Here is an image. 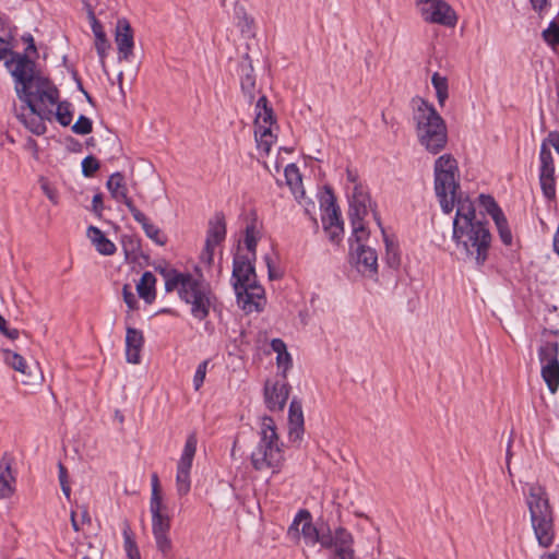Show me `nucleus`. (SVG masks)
Wrapping results in <instances>:
<instances>
[{
  "label": "nucleus",
  "mask_w": 559,
  "mask_h": 559,
  "mask_svg": "<svg viewBox=\"0 0 559 559\" xmlns=\"http://www.w3.org/2000/svg\"><path fill=\"white\" fill-rule=\"evenodd\" d=\"M21 60L20 66L13 73V79L16 83V95L21 102L25 103L29 114L22 112L17 114L16 117L32 133L43 135L47 131L45 120H51L52 110L40 108L36 103L55 105L60 98V93L49 78L41 74L37 76L26 75L22 69L29 62L24 57Z\"/></svg>",
  "instance_id": "f257e3e1"
},
{
  "label": "nucleus",
  "mask_w": 559,
  "mask_h": 559,
  "mask_svg": "<svg viewBox=\"0 0 559 559\" xmlns=\"http://www.w3.org/2000/svg\"><path fill=\"white\" fill-rule=\"evenodd\" d=\"M459 166L451 154H443L435 162V192L440 206L445 214L457 205L453 222L459 221L460 226L483 223L476 217V210L468 198H463L457 180Z\"/></svg>",
  "instance_id": "f03ea898"
},
{
  "label": "nucleus",
  "mask_w": 559,
  "mask_h": 559,
  "mask_svg": "<svg viewBox=\"0 0 559 559\" xmlns=\"http://www.w3.org/2000/svg\"><path fill=\"white\" fill-rule=\"evenodd\" d=\"M301 535L306 545L320 544L322 548L330 550L328 559H356L353 535L342 526L332 532L323 520L313 523L311 519L301 525Z\"/></svg>",
  "instance_id": "7ed1b4c3"
},
{
  "label": "nucleus",
  "mask_w": 559,
  "mask_h": 559,
  "mask_svg": "<svg viewBox=\"0 0 559 559\" xmlns=\"http://www.w3.org/2000/svg\"><path fill=\"white\" fill-rule=\"evenodd\" d=\"M413 102L417 103L413 119L418 141L429 153L438 154L448 142L447 124L432 104L423 98Z\"/></svg>",
  "instance_id": "20e7f679"
},
{
  "label": "nucleus",
  "mask_w": 559,
  "mask_h": 559,
  "mask_svg": "<svg viewBox=\"0 0 559 559\" xmlns=\"http://www.w3.org/2000/svg\"><path fill=\"white\" fill-rule=\"evenodd\" d=\"M452 239L456 249L465 259L475 260L478 266L484 265L488 259L491 245V234L487 222L460 226L459 221L453 222Z\"/></svg>",
  "instance_id": "39448f33"
},
{
  "label": "nucleus",
  "mask_w": 559,
  "mask_h": 559,
  "mask_svg": "<svg viewBox=\"0 0 559 559\" xmlns=\"http://www.w3.org/2000/svg\"><path fill=\"white\" fill-rule=\"evenodd\" d=\"M259 435L260 441L250 455L252 467L255 471L272 468L273 473H276L282 466L284 454L282 450L283 443H280L276 426L272 417H262Z\"/></svg>",
  "instance_id": "423d86ee"
},
{
  "label": "nucleus",
  "mask_w": 559,
  "mask_h": 559,
  "mask_svg": "<svg viewBox=\"0 0 559 559\" xmlns=\"http://www.w3.org/2000/svg\"><path fill=\"white\" fill-rule=\"evenodd\" d=\"M527 506L538 545L548 548L554 543V513L547 493L540 487H532L527 497Z\"/></svg>",
  "instance_id": "0eeeda50"
},
{
  "label": "nucleus",
  "mask_w": 559,
  "mask_h": 559,
  "mask_svg": "<svg viewBox=\"0 0 559 559\" xmlns=\"http://www.w3.org/2000/svg\"><path fill=\"white\" fill-rule=\"evenodd\" d=\"M559 336V330L544 329L537 355L542 365L540 374L551 393L559 388V343L549 336Z\"/></svg>",
  "instance_id": "6e6552de"
},
{
  "label": "nucleus",
  "mask_w": 559,
  "mask_h": 559,
  "mask_svg": "<svg viewBox=\"0 0 559 559\" xmlns=\"http://www.w3.org/2000/svg\"><path fill=\"white\" fill-rule=\"evenodd\" d=\"M179 297L186 304L191 305V314L199 321L209 317L210 309L216 300L210 284L202 278V274L200 278L193 277L187 288L179 292Z\"/></svg>",
  "instance_id": "1a4fd4ad"
},
{
  "label": "nucleus",
  "mask_w": 559,
  "mask_h": 559,
  "mask_svg": "<svg viewBox=\"0 0 559 559\" xmlns=\"http://www.w3.org/2000/svg\"><path fill=\"white\" fill-rule=\"evenodd\" d=\"M320 205L324 209L322 215L323 228L330 241L338 245L343 238L344 223L333 189L330 186H324V194L320 199Z\"/></svg>",
  "instance_id": "9d476101"
},
{
  "label": "nucleus",
  "mask_w": 559,
  "mask_h": 559,
  "mask_svg": "<svg viewBox=\"0 0 559 559\" xmlns=\"http://www.w3.org/2000/svg\"><path fill=\"white\" fill-rule=\"evenodd\" d=\"M166 506L163 502L150 503V511L152 513V532L155 538L156 548L160 551L164 559H168L173 543L168 534L170 531V518L164 513Z\"/></svg>",
  "instance_id": "9b49d317"
},
{
  "label": "nucleus",
  "mask_w": 559,
  "mask_h": 559,
  "mask_svg": "<svg viewBox=\"0 0 559 559\" xmlns=\"http://www.w3.org/2000/svg\"><path fill=\"white\" fill-rule=\"evenodd\" d=\"M255 261L248 254L236 253L233 259L231 285L236 298L241 296L249 297L243 288V283L251 281V277H258L255 273Z\"/></svg>",
  "instance_id": "f8f14e48"
},
{
  "label": "nucleus",
  "mask_w": 559,
  "mask_h": 559,
  "mask_svg": "<svg viewBox=\"0 0 559 559\" xmlns=\"http://www.w3.org/2000/svg\"><path fill=\"white\" fill-rule=\"evenodd\" d=\"M421 15L426 22L450 27L457 21L454 10L443 0H425Z\"/></svg>",
  "instance_id": "ddd939ff"
},
{
  "label": "nucleus",
  "mask_w": 559,
  "mask_h": 559,
  "mask_svg": "<svg viewBox=\"0 0 559 559\" xmlns=\"http://www.w3.org/2000/svg\"><path fill=\"white\" fill-rule=\"evenodd\" d=\"M539 160V183L543 194L546 199L554 200L556 198L554 158L550 150L546 148L545 144L540 145Z\"/></svg>",
  "instance_id": "4468645a"
},
{
  "label": "nucleus",
  "mask_w": 559,
  "mask_h": 559,
  "mask_svg": "<svg viewBox=\"0 0 559 559\" xmlns=\"http://www.w3.org/2000/svg\"><path fill=\"white\" fill-rule=\"evenodd\" d=\"M350 257L355 267L370 278L378 274V255L374 249L365 245H350Z\"/></svg>",
  "instance_id": "2eb2a0df"
},
{
  "label": "nucleus",
  "mask_w": 559,
  "mask_h": 559,
  "mask_svg": "<svg viewBox=\"0 0 559 559\" xmlns=\"http://www.w3.org/2000/svg\"><path fill=\"white\" fill-rule=\"evenodd\" d=\"M290 385L286 380L276 381L272 386H264L265 405L271 412L283 411L288 400Z\"/></svg>",
  "instance_id": "dca6fc26"
},
{
  "label": "nucleus",
  "mask_w": 559,
  "mask_h": 559,
  "mask_svg": "<svg viewBox=\"0 0 559 559\" xmlns=\"http://www.w3.org/2000/svg\"><path fill=\"white\" fill-rule=\"evenodd\" d=\"M0 43H4V38L0 37ZM8 56H10V59L5 60L4 66L10 71L11 75L13 76V73L15 69L20 66V62L22 61L21 58H25L29 63H26L25 67L22 69L23 72L32 76H37L40 73L36 70V61L27 55V53H21L16 51H11V47H7L5 45L0 46V60H4Z\"/></svg>",
  "instance_id": "f3484780"
},
{
  "label": "nucleus",
  "mask_w": 559,
  "mask_h": 559,
  "mask_svg": "<svg viewBox=\"0 0 559 559\" xmlns=\"http://www.w3.org/2000/svg\"><path fill=\"white\" fill-rule=\"evenodd\" d=\"M238 74L240 79L241 92L247 98L248 103L252 104L255 99L257 86L252 59L248 53L242 57V60L239 63Z\"/></svg>",
  "instance_id": "a211bd4d"
},
{
  "label": "nucleus",
  "mask_w": 559,
  "mask_h": 559,
  "mask_svg": "<svg viewBox=\"0 0 559 559\" xmlns=\"http://www.w3.org/2000/svg\"><path fill=\"white\" fill-rule=\"evenodd\" d=\"M115 40L119 59L129 60L130 56L133 53L134 40L133 29L127 19H119L117 21Z\"/></svg>",
  "instance_id": "6ab92c4d"
},
{
  "label": "nucleus",
  "mask_w": 559,
  "mask_h": 559,
  "mask_svg": "<svg viewBox=\"0 0 559 559\" xmlns=\"http://www.w3.org/2000/svg\"><path fill=\"white\" fill-rule=\"evenodd\" d=\"M87 5V16L91 22V27L95 36V48L99 57L100 63L105 66V58L111 45L104 31L103 24L96 19L95 13L90 4Z\"/></svg>",
  "instance_id": "aec40b11"
},
{
  "label": "nucleus",
  "mask_w": 559,
  "mask_h": 559,
  "mask_svg": "<svg viewBox=\"0 0 559 559\" xmlns=\"http://www.w3.org/2000/svg\"><path fill=\"white\" fill-rule=\"evenodd\" d=\"M304 413L301 401L294 397L288 409V435L292 442L301 440L305 428Z\"/></svg>",
  "instance_id": "412c9836"
},
{
  "label": "nucleus",
  "mask_w": 559,
  "mask_h": 559,
  "mask_svg": "<svg viewBox=\"0 0 559 559\" xmlns=\"http://www.w3.org/2000/svg\"><path fill=\"white\" fill-rule=\"evenodd\" d=\"M243 288H246V293L249 296L248 298L245 296H241L240 299H237V304L239 307H241L242 310L246 312H252L261 311L262 308L255 299H261L264 297V289L263 287L258 283L257 277H251V281L243 283Z\"/></svg>",
  "instance_id": "4be33fe9"
},
{
  "label": "nucleus",
  "mask_w": 559,
  "mask_h": 559,
  "mask_svg": "<svg viewBox=\"0 0 559 559\" xmlns=\"http://www.w3.org/2000/svg\"><path fill=\"white\" fill-rule=\"evenodd\" d=\"M372 210L371 199L360 183H356L349 198L348 217H365Z\"/></svg>",
  "instance_id": "5701e85b"
},
{
  "label": "nucleus",
  "mask_w": 559,
  "mask_h": 559,
  "mask_svg": "<svg viewBox=\"0 0 559 559\" xmlns=\"http://www.w3.org/2000/svg\"><path fill=\"white\" fill-rule=\"evenodd\" d=\"M144 345V336L141 330L130 325L126 329V358L130 364H140L141 349Z\"/></svg>",
  "instance_id": "b1692460"
},
{
  "label": "nucleus",
  "mask_w": 559,
  "mask_h": 559,
  "mask_svg": "<svg viewBox=\"0 0 559 559\" xmlns=\"http://www.w3.org/2000/svg\"><path fill=\"white\" fill-rule=\"evenodd\" d=\"M226 237L225 215L218 212L209 222L205 242L218 246Z\"/></svg>",
  "instance_id": "393cba45"
},
{
  "label": "nucleus",
  "mask_w": 559,
  "mask_h": 559,
  "mask_svg": "<svg viewBox=\"0 0 559 559\" xmlns=\"http://www.w3.org/2000/svg\"><path fill=\"white\" fill-rule=\"evenodd\" d=\"M86 234L98 253L112 255L116 252L115 243L109 240L98 227L90 226Z\"/></svg>",
  "instance_id": "a878e982"
},
{
  "label": "nucleus",
  "mask_w": 559,
  "mask_h": 559,
  "mask_svg": "<svg viewBox=\"0 0 559 559\" xmlns=\"http://www.w3.org/2000/svg\"><path fill=\"white\" fill-rule=\"evenodd\" d=\"M198 439L197 435L190 433L186 440V444L182 454L179 459L177 471L189 472L192 467V462L197 452Z\"/></svg>",
  "instance_id": "bb28decb"
},
{
  "label": "nucleus",
  "mask_w": 559,
  "mask_h": 559,
  "mask_svg": "<svg viewBox=\"0 0 559 559\" xmlns=\"http://www.w3.org/2000/svg\"><path fill=\"white\" fill-rule=\"evenodd\" d=\"M156 277L150 271L142 274L140 282L136 285V292L141 298L147 304H152L156 297Z\"/></svg>",
  "instance_id": "cd10ccee"
},
{
  "label": "nucleus",
  "mask_w": 559,
  "mask_h": 559,
  "mask_svg": "<svg viewBox=\"0 0 559 559\" xmlns=\"http://www.w3.org/2000/svg\"><path fill=\"white\" fill-rule=\"evenodd\" d=\"M193 275L190 273H181L177 270L171 271V275L165 278V289L166 292H173L175 289L182 292L186 289L190 282L193 280Z\"/></svg>",
  "instance_id": "c85d7f7f"
},
{
  "label": "nucleus",
  "mask_w": 559,
  "mask_h": 559,
  "mask_svg": "<svg viewBox=\"0 0 559 559\" xmlns=\"http://www.w3.org/2000/svg\"><path fill=\"white\" fill-rule=\"evenodd\" d=\"M15 478L11 474L10 462L3 459L0 462V498H8L13 493L12 483Z\"/></svg>",
  "instance_id": "c756f323"
},
{
  "label": "nucleus",
  "mask_w": 559,
  "mask_h": 559,
  "mask_svg": "<svg viewBox=\"0 0 559 559\" xmlns=\"http://www.w3.org/2000/svg\"><path fill=\"white\" fill-rule=\"evenodd\" d=\"M106 187L116 201H120V197H126L128 188L124 181V176L117 171L114 173L106 182Z\"/></svg>",
  "instance_id": "7c9ffc66"
},
{
  "label": "nucleus",
  "mask_w": 559,
  "mask_h": 559,
  "mask_svg": "<svg viewBox=\"0 0 559 559\" xmlns=\"http://www.w3.org/2000/svg\"><path fill=\"white\" fill-rule=\"evenodd\" d=\"M365 217H349L350 225L353 228L352 236L349 238V243L356 242V246L364 245L362 241L369 238V229L366 227L364 223Z\"/></svg>",
  "instance_id": "2f4dec72"
},
{
  "label": "nucleus",
  "mask_w": 559,
  "mask_h": 559,
  "mask_svg": "<svg viewBox=\"0 0 559 559\" xmlns=\"http://www.w3.org/2000/svg\"><path fill=\"white\" fill-rule=\"evenodd\" d=\"M383 241L385 245V262L389 267L397 270L401 265L399 246L386 234H384Z\"/></svg>",
  "instance_id": "473e14b6"
},
{
  "label": "nucleus",
  "mask_w": 559,
  "mask_h": 559,
  "mask_svg": "<svg viewBox=\"0 0 559 559\" xmlns=\"http://www.w3.org/2000/svg\"><path fill=\"white\" fill-rule=\"evenodd\" d=\"M4 354H5L7 364L9 366H11L14 370L20 371L23 374H26L28 378H33L34 381H36L38 379L37 374L32 376L31 372L26 371V369H27L26 361H25L24 357H22L20 354L13 353L9 349L4 350Z\"/></svg>",
  "instance_id": "72a5a7b5"
},
{
  "label": "nucleus",
  "mask_w": 559,
  "mask_h": 559,
  "mask_svg": "<svg viewBox=\"0 0 559 559\" xmlns=\"http://www.w3.org/2000/svg\"><path fill=\"white\" fill-rule=\"evenodd\" d=\"M432 86L436 90V96L440 106L444 105L449 96V85L445 76L440 75L438 72H435L431 76Z\"/></svg>",
  "instance_id": "f704fd0d"
},
{
  "label": "nucleus",
  "mask_w": 559,
  "mask_h": 559,
  "mask_svg": "<svg viewBox=\"0 0 559 559\" xmlns=\"http://www.w3.org/2000/svg\"><path fill=\"white\" fill-rule=\"evenodd\" d=\"M55 105H57V110L56 112L53 114L55 115V118L56 120L62 126V127H68L71 124L72 122V119H73V112H72V104L68 100H62V102H59L56 103Z\"/></svg>",
  "instance_id": "c9c22d12"
},
{
  "label": "nucleus",
  "mask_w": 559,
  "mask_h": 559,
  "mask_svg": "<svg viewBox=\"0 0 559 559\" xmlns=\"http://www.w3.org/2000/svg\"><path fill=\"white\" fill-rule=\"evenodd\" d=\"M307 520H311V513L307 509H301L297 512L293 523L287 530V535L292 539H299L301 534L300 524L302 525Z\"/></svg>",
  "instance_id": "e433bc0d"
},
{
  "label": "nucleus",
  "mask_w": 559,
  "mask_h": 559,
  "mask_svg": "<svg viewBox=\"0 0 559 559\" xmlns=\"http://www.w3.org/2000/svg\"><path fill=\"white\" fill-rule=\"evenodd\" d=\"M139 224H141L145 235L156 245L164 246L166 243L167 237L157 226L152 224L146 216L145 221L139 222Z\"/></svg>",
  "instance_id": "4c0bfd02"
},
{
  "label": "nucleus",
  "mask_w": 559,
  "mask_h": 559,
  "mask_svg": "<svg viewBox=\"0 0 559 559\" xmlns=\"http://www.w3.org/2000/svg\"><path fill=\"white\" fill-rule=\"evenodd\" d=\"M542 37L548 46L556 50L559 46V23L552 20L548 27L542 32Z\"/></svg>",
  "instance_id": "58836bf2"
},
{
  "label": "nucleus",
  "mask_w": 559,
  "mask_h": 559,
  "mask_svg": "<svg viewBox=\"0 0 559 559\" xmlns=\"http://www.w3.org/2000/svg\"><path fill=\"white\" fill-rule=\"evenodd\" d=\"M478 199L479 204L492 217V219L503 214L502 210L490 194H480Z\"/></svg>",
  "instance_id": "ea45409f"
},
{
  "label": "nucleus",
  "mask_w": 559,
  "mask_h": 559,
  "mask_svg": "<svg viewBox=\"0 0 559 559\" xmlns=\"http://www.w3.org/2000/svg\"><path fill=\"white\" fill-rule=\"evenodd\" d=\"M495 224H496V227L498 229V233H499V237L501 239V241L506 245V246H510L512 243V233L509 228V224H508V221H507V217L504 214L496 217L493 219Z\"/></svg>",
  "instance_id": "a19ab883"
},
{
  "label": "nucleus",
  "mask_w": 559,
  "mask_h": 559,
  "mask_svg": "<svg viewBox=\"0 0 559 559\" xmlns=\"http://www.w3.org/2000/svg\"><path fill=\"white\" fill-rule=\"evenodd\" d=\"M257 245L258 238L255 237V226L254 224H249L245 230V246L250 252V258H252L253 261H257Z\"/></svg>",
  "instance_id": "79ce46f5"
},
{
  "label": "nucleus",
  "mask_w": 559,
  "mask_h": 559,
  "mask_svg": "<svg viewBox=\"0 0 559 559\" xmlns=\"http://www.w3.org/2000/svg\"><path fill=\"white\" fill-rule=\"evenodd\" d=\"M71 130L75 134L87 135L93 131V121L88 117L80 115Z\"/></svg>",
  "instance_id": "37998d69"
},
{
  "label": "nucleus",
  "mask_w": 559,
  "mask_h": 559,
  "mask_svg": "<svg viewBox=\"0 0 559 559\" xmlns=\"http://www.w3.org/2000/svg\"><path fill=\"white\" fill-rule=\"evenodd\" d=\"M81 166L83 176L86 178H91L100 168V163L93 155H88L82 160Z\"/></svg>",
  "instance_id": "c03bdc74"
},
{
  "label": "nucleus",
  "mask_w": 559,
  "mask_h": 559,
  "mask_svg": "<svg viewBox=\"0 0 559 559\" xmlns=\"http://www.w3.org/2000/svg\"><path fill=\"white\" fill-rule=\"evenodd\" d=\"M176 485L179 496H186L191 488L190 473L177 471Z\"/></svg>",
  "instance_id": "a18cd8bd"
},
{
  "label": "nucleus",
  "mask_w": 559,
  "mask_h": 559,
  "mask_svg": "<svg viewBox=\"0 0 559 559\" xmlns=\"http://www.w3.org/2000/svg\"><path fill=\"white\" fill-rule=\"evenodd\" d=\"M276 364L277 368L282 369V371L280 372L282 380H287V371L293 366V359L288 350L281 353L276 356Z\"/></svg>",
  "instance_id": "49530a36"
},
{
  "label": "nucleus",
  "mask_w": 559,
  "mask_h": 559,
  "mask_svg": "<svg viewBox=\"0 0 559 559\" xmlns=\"http://www.w3.org/2000/svg\"><path fill=\"white\" fill-rule=\"evenodd\" d=\"M124 550L128 558L141 557L138 545L128 530L123 531Z\"/></svg>",
  "instance_id": "de8ad7c7"
},
{
  "label": "nucleus",
  "mask_w": 559,
  "mask_h": 559,
  "mask_svg": "<svg viewBox=\"0 0 559 559\" xmlns=\"http://www.w3.org/2000/svg\"><path fill=\"white\" fill-rule=\"evenodd\" d=\"M122 248L127 257L135 254L140 250V240L133 236L124 235L121 239Z\"/></svg>",
  "instance_id": "09e8293b"
},
{
  "label": "nucleus",
  "mask_w": 559,
  "mask_h": 559,
  "mask_svg": "<svg viewBox=\"0 0 559 559\" xmlns=\"http://www.w3.org/2000/svg\"><path fill=\"white\" fill-rule=\"evenodd\" d=\"M275 116L272 107H265L263 110H259L257 112V117L254 120V126H259V123H265L272 126L275 123Z\"/></svg>",
  "instance_id": "8fccbe9b"
},
{
  "label": "nucleus",
  "mask_w": 559,
  "mask_h": 559,
  "mask_svg": "<svg viewBox=\"0 0 559 559\" xmlns=\"http://www.w3.org/2000/svg\"><path fill=\"white\" fill-rule=\"evenodd\" d=\"M209 360H204L197 367L194 377H193V386L195 391H199L200 388L203 385L206 370H207Z\"/></svg>",
  "instance_id": "3c124183"
},
{
  "label": "nucleus",
  "mask_w": 559,
  "mask_h": 559,
  "mask_svg": "<svg viewBox=\"0 0 559 559\" xmlns=\"http://www.w3.org/2000/svg\"><path fill=\"white\" fill-rule=\"evenodd\" d=\"M120 201L126 204L130 213L132 214L135 222H142L145 221V214H143L133 203V201L128 197V193H126V197H120Z\"/></svg>",
  "instance_id": "603ef678"
},
{
  "label": "nucleus",
  "mask_w": 559,
  "mask_h": 559,
  "mask_svg": "<svg viewBox=\"0 0 559 559\" xmlns=\"http://www.w3.org/2000/svg\"><path fill=\"white\" fill-rule=\"evenodd\" d=\"M120 201L126 204L130 213L132 214L135 222H142L145 221V214H143L133 203V201L128 197V193H126V197H120Z\"/></svg>",
  "instance_id": "864d4df0"
},
{
  "label": "nucleus",
  "mask_w": 559,
  "mask_h": 559,
  "mask_svg": "<svg viewBox=\"0 0 559 559\" xmlns=\"http://www.w3.org/2000/svg\"><path fill=\"white\" fill-rule=\"evenodd\" d=\"M58 469L61 490L64 493V496L69 499L71 495V488L68 483V469L62 463L58 464Z\"/></svg>",
  "instance_id": "5fc2aeb1"
},
{
  "label": "nucleus",
  "mask_w": 559,
  "mask_h": 559,
  "mask_svg": "<svg viewBox=\"0 0 559 559\" xmlns=\"http://www.w3.org/2000/svg\"><path fill=\"white\" fill-rule=\"evenodd\" d=\"M284 174L289 186H293L294 183L297 182H301V175L299 173L298 167L295 164H289L288 166H286Z\"/></svg>",
  "instance_id": "6e6d98bb"
},
{
  "label": "nucleus",
  "mask_w": 559,
  "mask_h": 559,
  "mask_svg": "<svg viewBox=\"0 0 559 559\" xmlns=\"http://www.w3.org/2000/svg\"><path fill=\"white\" fill-rule=\"evenodd\" d=\"M21 39L26 44V48L23 53L29 55L35 60V58L38 57V51L33 35L31 33H25L22 35Z\"/></svg>",
  "instance_id": "4d7b16f0"
},
{
  "label": "nucleus",
  "mask_w": 559,
  "mask_h": 559,
  "mask_svg": "<svg viewBox=\"0 0 559 559\" xmlns=\"http://www.w3.org/2000/svg\"><path fill=\"white\" fill-rule=\"evenodd\" d=\"M123 301L130 310L138 309V300L135 295L130 289V286L126 284L122 288Z\"/></svg>",
  "instance_id": "13d9d810"
},
{
  "label": "nucleus",
  "mask_w": 559,
  "mask_h": 559,
  "mask_svg": "<svg viewBox=\"0 0 559 559\" xmlns=\"http://www.w3.org/2000/svg\"><path fill=\"white\" fill-rule=\"evenodd\" d=\"M8 35L4 38L3 45L7 47H11V51H14V48L17 46L16 41V35H17V27L15 25L9 24V27H7Z\"/></svg>",
  "instance_id": "bf43d9fd"
},
{
  "label": "nucleus",
  "mask_w": 559,
  "mask_h": 559,
  "mask_svg": "<svg viewBox=\"0 0 559 559\" xmlns=\"http://www.w3.org/2000/svg\"><path fill=\"white\" fill-rule=\"evenodd\" d=\"M154 501L163 502L159 479H158V475L156 473H154L152 475V496H151L150 503H154Z\"/></svg>",
  "instance_id": "052dcab7"
},
{
  "label": "nucleus",
  "mask_w": 559,
  "mask_h": 559,
  "mask_svg": "<svg viewBox=\"0 0 559 559\" xmlns=\"http://www.w3.org/2000/svg\"><path fill=\"white\" fill-rule=\"evenodd\" d=\"M254 134L255 139H276L275 135L272 133V129L270 124L265 123H259V126H254Z\"/></svg>",
  "instance_id": "680f3d73"
},
{
  "label": "nucleus",
  "mask_w": 559,
  "mask_h": 559,
  "mask_svg": "<svg viewBox=\"0 0 559 559\" xmlns=\"http://www.w3.org/2000/svg\"><path fill=\"white\" fill-rule=\"evenodd\" d=\"M546 146V148L550 150V146L555 148V151L559 154V132L550 131L548 135L543 140L542 145Z\"/></svg>",
  "instance_id": "e2e57ef3"
},
{
  "label": "nucleus",
  "mask_w": 559,
  "mask_h": 559,
  "mask_svg": "<svg viewBox=\"0 0 559 559\" xmlns=\"http://www.w3.org/2000/svg\"><path fill=\"white\" fill-rule=\"evenodd\" d=\"M0 332L10 340H16L20 335L17 329H9L7 320L0 314Z\"/></svg>",
  "instance_id": "0e129e2a"
},
{
  "label": "nucleus",
  "mask_w": 559,
  "mask_h": 559,
  "mask_svg": "<svg viewBox=\"0 0 559 559\" xmlns=\"http://www.w3.org/2000/svg\"><path fill=\"white\" fill-rule=\"evenodd\" d=\"M103 210H104L103 194L100 192H98L93 197L91 211L95 214L96 217L100 218Z\"/></svg>",
  "instance_id": "69168bd1"
},
{
  "label": "nucleus",
  "mask_w": 559,
  "mask_h": 559,
  "mask_svg": "<svg viewBox=\"0 0 559 559\" xmlns=\"http://www.w3.org/2000/svg\"><path fill=\"white\" fill-rule=\"evenodd\" d=\"M215 247L216 246L205 242L204 249L201 253V259L203 261L207 262L209 264H211L213 262Z\"/></svg>",
  "instance_id": "338daca9"
},
{
  "label": "nucleus",
  "mask_w": 559,
  "mask_h": 559,
  "mask_svg": "<svg viewBox=\"0 0 559 559\" xmlns=\"http://www.w3.org/2000/svg\"><path fill=\"white\" fill-rule=\"evenodd\" d=\"M67 148L70 152L80 153L82 151V144L79 140L74 139L73 136H67L66 138Z\"/></svg>",
  "instance_id": "774afa93"
}]
</instances>
